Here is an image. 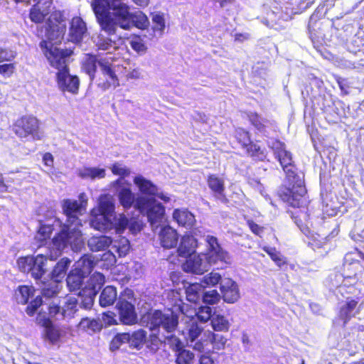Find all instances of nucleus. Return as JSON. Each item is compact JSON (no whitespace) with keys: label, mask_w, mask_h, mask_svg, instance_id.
<instances>
[{"label":"nucleus","mask_w":364,"mask_h":364,"mask_svg":"<svg viewBox=\"0 0 364 364\" xmlns=\"http://www.w3.org/2000/svg\"><path fill=\"white\" fill-rule=\"evenodd\" d=\"M92 6L101 29L108 35L115 34L117 26L124 30L131 28L130 8L121 0H94Z\"/></svg>","instance_id":"f257e3e1"},{"label":"nucleus","mask_w":364,"mask_h":364,"mask_svg":"<svg viewBox=\"0 0 364 364\" xmlns=\"http://www.w3.org/2000/svg\"><path fill=\"white\" fill-rule=\"evenodd\" d=\"M56 230L52 238L53 247L49 248L47 257L55 260L62 254V251L68 245H79L82 243V233L78 229L70 230V225L63 224L58 219H53L51 224H47V238L52 236L53 232Z\"/></svg>","instance_id":"f03ea898"},{"label":"nucleus","mask_w":364,"mask_h":364,"mask_svg":"<svg viewBox=\"0 0 364 364\" xmlns=\"http://www.w3.org/2000/svg\"><path fill=\"white\" fill-rule=\"evenodd\" d=\"M282 167L290 183L289 186H282L280 187L278 191L279 197L291 207L299 209L307 207L309 203L307 191L304 181L299 178L296 173L294 163L291 162V165Z\"/></svg>","instance_id":"7ed1b4c3"},{"label":"nucleus","mask_w":364,"mask_h":364,"mask_svg":"<svg viewBox=\"0 0 364 364\" xmlns=\"http://www.w3.org/2000/svg\"><path fill=\"white\" fill-rule=\"evenodd\" d=\"M134 302V293L132 289L126 288L120 293L116 309L121 323L132 326L137 323Z\"/></svg>","instance_id":"20e7f679"},{"label":"nucleus","mask_w":364,"mask_h":364,"mask_svg":"<svg viewBox=\"0 0 364 364\" xmlns=\"http://www.w3.org/2000/svg\"><path fill=\"white\" fill-rule=\"evenodd\" d=\"M134 208L146 215L151 224L161 222L165 215V207L153 197L138 196Z\"/></svg>","instance_id":"39448f33"},{"label":"nucleus","mask_w":364,"mask_h":364,"mask_svg":"<svg viewBox=\"0 0 364 364\" xmlns=\"http://www.w3.org/2000/svg\"><path fill=\"white\" fill-rule=\"evenodd\" d=\"M47 42L58 44L63 41L66 31V22L63 14L60 11L47 12Z\"/></svg>","instance_id":"423d86ee"},{"label":"nucleus","mask_w":364,"mask_h":364,"mask_svg":"<svg viewBox=\"0 0 364 364\" xmlns=\"http://www.w3.org/2000/svg\"><path fill=\"white\" fill-rule=\"evenodd\" d=\"M77 299L68 296L63 299V301L58 299H54L51 303L48 304V316L50 318H56V320L63 318H73L77 311Z\"/></svg>","instance_id":"0eeeda50"},{"label":"nucleus","mask_w":364,"mask_h":364,"mask_svg":"<svg viewBox=\"0 0 364 364\" xmlns=\"http://www.w3.org/2000/svg\"><path fill=\"white\" fill-rule=\"evenodd\" d=\"M40 123L32 116H22L12 124V131L20 139H39Z\"/></svg>","instance_id":"6e6552de"},{"label":"nucleus","mask_w":364,"mask_h":364,"mask_svg":"<svg viewBox=\"0 0 364 364\" xmlns=\"http://www.w3.org/2000/svg\"><path fill=\"white\" fill-rule=\"evenodd\" d=\"M35 293L36 289L29 285H19L15 291V297L18 304H28L25 311L29 316H34L43 303L42 296L40 295L36 296L29 302L30 299L33 297Z\"/></svg>","instance_id":"1a4fd4ad"},{"label":"nucleus","mask_w":364,"mask_h":364,"mask_svg":"<svg viewBox=\"0 0 364 364\" xmlns=\"http://www.w3.org/2000/svg\"><path fill=\"white\" fill-rule=\"evenodd\" d=\"M55 45L51 44L49 48L47 46V60L50 67L57 71L69 68L67 58L73 54V50L70 48L60 49Z\"/></svg>","instance_id":"9d476101"},{"label":"nucleus","mask_w":364,"mask_h":364,"mask_svg":"<svg viewBox=\"0 0 364 364\" xmlns=\"http://www.w3.org/2000/svg\"><path fill=\"white\" fill-rule=\"evenodd\" d=\"M227 339L225 336L211 331H204L199 341L193 346V348L199 352H203L206 347L212 345L213 350H223L225 347Z\"/></svg>","instance_id":"9b49d317"},{"label":"nucleus","mask_w":364,"mask_h":364,"mask_svg":"<svg viewBox=\"0 0 364 364\" xmlns=\"http://www.w3.org/2000/svg\"><path fill=\"white\" fill-rule=\"evenodd\" d=\"M86 201L64 199L62 202L63 213L67 217V222L71 225H81L79 216L85 210Z\"/></svg>","instance_id":"f8f14e48"},{"label":"nucleus","mask_w":364,"mask_h":364,"mask_svg":"<svg viewBox=\"0 0 364 364\" xmlns=\"http://www.w3.org/2000/svg\"><path fill=\"white\" fill-rule=\"evenodd\" d=\"M55 80L62 92H68L73 95L78 93L80 80L77 75H70V68L56 71Z\"/></svg>","instance_id":"ddd939ff"},{"label":"nucleus","mask_w":364,"mask_h":364,"mask_svg":"<svg viewBox=\"0 0 364 364\" xmlns=\"http://www.w3.org/2000/svg\"><path fill=\"white\" fill-rule=\"evenodd\" d=\"M205 181L215 200L225 204L229 203V199L225 194V183L223 178L216 173H209L207 175Z\"/></svg>","instance_id":"4468645a"},{"label":"nucleus","mask_w":364,"mask_h":364,"mask_svg":"<svg viewBox=\"0 0 364 364\" xmlns=\"http://www.w3.org/2000/svg\"><path fill=\"white\" fill-rule=\"evenodd\" d=\"M87 31V26L82 18L79 16L73 17L69 28V41L74 43H80Z\"/></svg>","instance_id":"2eb2a0df"},{"label":"nucleus","mask_w":364,"mask_h":364,"mask_svg":"<svg viewBox=\"0 0 364 364\" xmlns=\"http://www.w3.org/2000/svg\"><path fill=\"white\" fill-rule=\"evenodd\" d=\"M186 258V260L182 264L184 272L196 274H203L205 272L208 271L206 264L203 262L200 255L194 253Z\"/></svg>","instance_id":"dca6fc26"},{"label":"nucleus","mask_w":364,"mask_h":364,"mask_svg":"<svg viewBox=\"0 0 364 364\" xmlns=\"http://www.w3.org/2000/svg\"><path fill=\"white\" fill-rule=\"evenodd\" d=\"M198 247V240L191 234H185L181 240L177 248L178 256L188 257L196 253Z\"/></svg>","instance_id":"f3484780"},{"label":"nucleus","mask_w":364,"mask_h":364,"mask_svg":"<svg viewBox=\"0 0 364 364\" xmlns=\"http://www.w3.org/2000/svg\"><path fill=\"white\" fill-rule=\"evenodd\" d=\"M117 191V196L119 204L126 210L134 208L136 198L135 194L132 192L130 184L127 186L122 185L119 187H114Z\"/></svg>","instance_id":"a211bd4d"},{"label":"nucleus","mask_w":364,"mask_h":364,"mask_svg":"<svg viewBox=\"0 0 364 364\" xmlns=\"http://www.w3.org/2000/svg\"><path fill=\"white\" fill-rule=\"evenodd\" d=\"M161 245L166 249L176 247L178 242V235L176 230L167 225L163 227L159 232Z\"/></svg>","instance_id":"6ab92c4d"},{"label":"nucleus","mask_w":364,"mask_h":364,"mask_svg":"<svg viewBox=\"0 0 364 364\" xmlns=\"http://www.w3.org/2000/svg\"><path fill=\"white\" fill-rule=\"evenodd\" d=\"M272 149L275 158L279 161L282 166L291 165L293 162L291 154L286 149V145L279 140L272 141Z\"/></svg>","instance_id":"aec40b11"},{"label":"nucleus","mask_w":364,"mask_h":364,"mask_svg":"<svg viewBox=\"0 0 364 364\" xmlns=\"http://www.w3.org/2000/svg\"><path fill=\"white\" fill-rule=\"evenodd\" d=\"M223 300L230 304L235 303L240 298V291L237 284L234 281L229 279L220 287Z\"/></svg>","instance_id":"412c9836"},{"label":"nucleus","mask_w":364,"mask_h":364,"mask_svg":"<svg viewBox=\"0 0 364 364\" xmlns=\"http://www.w3.org/2000/svg\"><path fill=\"white\" fill-rule=\"evenodd\" d=\"M46 256L43 254H39L36 257H33V262L31 264V277L38 281L41 279L44 274L46 273Z\"/></svg>","instance_id":"4be33fe9"},{"label":"nucleus","mask_w":364,"mask_h":364,"mask_svg":"<svg viewBox=\"0 0 364 364\" xmlns=\"http://www.w3.org/2000/svg\"><path fill=\"white\" fill-rule=\"evenodd\" d=\"M358 299L348 298L345 304L340 308L338 312L339 318L346 325L355 316L353 311L357 308Z\"/></svg>","instance_id":"5701e85b"},{"label":"nucleus","mask_w":364,"mask_h":364,"mask_svg":"<svg viewBox=\"0 0 364 364\" xmlns=\"http://www.w3.org/2000/svg\"><path fill=\"white\" fill-rule=\"evenodd\" d=\"M186 331L185 340L193 347L194 343L200 340L199 336H202L203 328L196 321H191L187 323Z\"/></svg>","instance_id":"b1692460"},{"label":"nucleus","mask_w":364,"mask_h":364,"mask_svg":"<svg viewBox=\"0 0 364 364\" xmlns=\"http://www.w3.org/2000/svg\"><path fill=\"white\" fill-rule=\"evenodd\" d=\"M51 318L49 316L47 317V340L53 345H58L65 335V331L54 324Z\"/></svg>","instance_id":"393cba45"},{"label":"nucleus","mask_w":364,"mask_h":364,"mask_svg":"<svg viewBox=\"0 0 364 364\" xmlns=\"http://www.w3.org/2000/svg\"><path fill=\"white\" fill-rule=\"evenodd\" d=\"M134 182L143 195L154 198L157 194L158 188L151 181L139 176L134 178Z\"/></svg>","instance_id":"a878e982"},{"label":"nucleus","mask_w":364,"mask_h":364,"mask_svg":"<svg viewBox=\"0 0 364 364\" xmlns=\"http://www.w3.org/2000/svg\"><path fill=\"white\" fill-rule=\"evenodd\" d=\"M173 218L179 225L187 228L192 227L196 221L194 215L188 210L175 209Z\"/></svg>","instance_id":"bb28decb"},{"label":"nucleus","mask_w":364,"mask_h":364,"mask_svg":"<svg viewBox=\"0 0 364 364\" xmlns=\"http://www.w3.org/2000/svg\"><path fill=\"white\" fill-rule=\"evenodd\" d=\"M70 262L71 261L67 257H63L58 261L51 272V280L56 283L60 282L65 277Z\"/></svg>","instance_id":"cd10ccee"},{"label":"nucleus","mask_w":364,"mask_h":364,"mask_svg":"<svg viewBox=\"0 0 364 364\" xmlns=\"http://www.w3.org/2000/svg\"><path fill=\"white\" fill-rule=\"evenodd\" d=\"M247 119L250 124L254 127L258 132H264L268 127L269 120L262 117L257 112L245 111L244 112Z\"/></svg>","instance_id":"c85d7f7f"},{"label":"nucleus","mask_w":364,"mask_h":364,"mask_svg":"<svg viewBox=\"0 0 364 364\" xmlns=\"http://www.w3.org/2000/svg\"><path fill=\"white\" fill-rule=\"evenodd\" d=\"M206 259L209 264H216L218 262H228L229 255L221 246L213 249H207Z\"/></svg>","instance_id":"c756f323"},{"label":"nucleus","mask_w":364,"mask_h":364,"mask_svg":"<svg viewBox=\"0 0 364 364\" xmlns=\"http://www.w3.org/2000/svg\"><path fill=\"white\" fill-rule=\"evenodd\" d=\"M85 277H87L85 275L77 272L76 269H71L66 278L67 286L69 290L74 291L80 289Z\"/></svg>","instance_id":"7c9ffc66"},{"label":"nucleus","mask_w":364,"mask_h":364,"mask_svg":"<svg viewBox=\"0 0 364 364\" xmlns=\"http://www.w3.org/2000/svg\"><path fill=\"white\" fill-rule=\"evenodd\" d=\"M95 267V262L92 259V256L89 255H83L75 263L74 269L87 277L92 271Z\"/></svg>","instance_id":"2f4dec72"},{"label":"nucleus","mask_w":364,"mask_h":364,"mask_svg":"<svg viewBox=\"0 0 364 364\" xmlns=\"http://www.w3.org/2000/svg\"><path fill=\"white\" fill-rule=\"evenodd\" d=\"M78 328L91 334L100 332L102 328V323L100 319L85 317L80 320Z\"/></svg>","instance_id":"473e14b6"},{"label":"nucleus","mask_w":364,"mask_h":364,"mask_svg":"<svg viewBox=\"0 0 364 364\" xmlns=\"http://www.w3.org/2000/svg\"><path fill=\"white\" fill-rule=\"evenodd\" d=\"M117 292L113 286H107L103 289L100 295L99 302L101 306L107 307L112 305L117 300Z\"/></svg>","instance_id":"72a5a7b5"},{"label":"nucleus","mask_w":364,"mask_h":364,"mask_svg":"<svg viewBox=\"0 0 364 364\" xmlns=\"http://www.w3.org/2000/svg\"><path fill=\"white\" fill-rule=\"evenodd\" d=\"M112 239L106 235L95 236L89 240L88 245L93 252L105 250L109 247Z\"/></svg>","instance_id":"f704fd0d"},{"label":"nucleus","mask_w":364,"mask_h":364,"mask_svg":"<svg viewBox=\"0 0 364 364\" xmlns=\"http://www.w3.org/2000/svg\"><path fill=\"white\" fill-rule=\"evenodd\" d=\"M112 173L115 176H119V178L112 182V187H119L125 183L124 178L130 175L131 171L127 166H122L119 163H114L111 167Z\"/></svg>","instance_id":"c9c22d12"},{"label":"nucleus","mask_w":364,"mask_h":364,"mask_svg":"<svg viewBox=\"0 0 364 364\" xmlns=\"http://www.w3.org/2000/svg\"><path fill=\"white\" fill-rule=\"evenodd\" d=\"M97 292H94L92 289L87 287L78 293L80 299V307L85 309H90L94 304V299Z\"/></svg>","instance_id":"e433bc0d"},{"label":"nucleus","mask_w":364,"mask_h":364,"mask_svg":"<svg viewBox=\"0 0 364 364\" xmlns=\"http://www.w3.org/2000/svg\"><path fill=\"white\" fill-rule=\"evenodd\" d=\"M146 340V332L144 329H138L129 333V343L132 348L140 350Z\"/></svg>","instance_id":"4c0bfd02"},{"label":"nucleus","mask_w":364,"mask_h":364,"mask_svg":"<svg viewBox=\"0 0 364 364\" xmlns=\"http://www.w3.org/2000/svg\"><path fill=\"white\" fill-rule=\"evenodd\" d=\"M98 65L100 67L102 74L109 77L110 82L109 84L112 83L114 86H119V80L112 65L107 60L101 59L98 61Z\"/></svg>","instance_id":"58836bf2"},{"label":"nucleus","mask_w":364,"mask_h":364,"mask_svg":"<svg viewBox=\"0 0 364 364\" xmlns=\"http://www.w3.org/2000/svg\"><path fill=\"white\" fill-rule=\"evenodd\" d=\"M97 56L90 53L86 54L85 60L82 63V69L93 80L97 71V64L98 65Z\"/></svg>","instance_id":"ea45409f"},{"label":"nucleus","mask_w":364,"mask_h":364,"mask_svg":"<svg viewBox=\"0 0 364 364\" xmlns=\"http://www.w3.org/2000/svg\"><path fill=\"white\" fill-rule=\"evenodd\" d=\"M210 325L214 331L228 332L230 328L228 320L220 314H213L210 319Z\"/></svg>","instance_id":"a19ab883"},{"label":"nucleus","mask_w":364,"mask_h":364,"mask_svg":"<svg viewBox=\"0 0 364 364\" xmlns=\"http://www.w3.org/2000/svg\"><path fill=\"white\" fill-rule=\"evenodd\" d=\"M161 326L166 331L171 333L174 331L178 323V317L176 314L171 312L170 314H164L162 316Z\"/></svg>","instance_id":"79ce46f5"},{"label":"nucleus","mask_w":364,"mask_h":364,"mask_svg":"<svg viewBox=\"0 0 364 364\" xmlns=\"http://www.w3.org/2000/svg\"><path fill=\"white\" fill-rule=\"evenodd\" d=\"M80 176L82 178H103L105 177V169L96 167H85L80 171Z\"/></svg>","instance_id":"37998d69"},{"label":"nucleus","mask_w":364,"mask_h":364,"mask_svg":"<svg viewBox=\"0 0 364 364\" xmlns=\"http://www.w3.org/2000/svg\"><path fill=\"white\" fill-rule=\"evenodd\" d=\"M133 26L141 30L146 29L149 26V20L142 11L132 13L131 28Z\"/></svg>","instance_id":"c03bdc74"},{"label":"nucleus","mask_w":364,"mask_h":364,"mask_svg":"<svg viewBox=\"0 0 364 364\" xmlns=\"http://www.w3.org/2000/svg\"><path fill=\"white\" fill-rule=\"evenodd\" d=\"M263 250L279 267H282V266L287 264L286 258L282 256L280 252H279L275 247H264Z\"/></svg>","instance_id":"a18cd8bd"},{"label":"nucleus","mask_w":364,"mask_h":364,"mask_svg":"<svg viewBox=\"0 0 364 364\" xmlns=\"http://www.w3.org/2000/svg\"><path fill=\"white\" fill-rule=\"evenodd\" d=\"M105 282V278L103 274L100 272H95L89 279V289L98 292Z\"/></svg>","instance_id":"49530a36"},{"label":"nucleus","mask_w":364,"mask_h":364,"mask_svg":"<svg viewBox=\"0 0 364 364\" xmlns=\"http://www.w3.org/2000/svg\"><path fill=\"white\" fill-rule=\"evenodd\" d=\"M237 142L244 149L251 141L250 133L244 128L238 127L235 130V135Z\"/></svg>","instance_id":"de8ad7c7"},{"label":"nucleus","mask_w":364,"mask_h":364,"mask_svg":"<svg viewBox=\"0 0 364 364\" xmlns=\"http://www.w3.org/2000/svg\"><path fill=\"white\" fill-rule=\"evenodd\" d=\"M164 313L160 310H155L148 316V323L151 331L158 329L161 326Z\"/></svg>","instance_id":"09e8293b"},{"label":"nucleus","mask_w":364,"mask_h":364,"mask_svg":"<svg viewBox=\"0 0 364 364\" xmlns=\"http://www.w3.org/2000/svg\"><path fill=\"white\" fill-rule=\"evenodd\" d=\"M194 354L188 350L179 348L176 354V364H191L194 359Z\"/></svg>","instance_id":"8fccbe9b"},{"label":"nucleus","mask_w":364,"mask_h":364,"mask_svg":"<svg viewBox=\"0 0 364 364\" xmlns=\"http://www.w3.org/2000/svg\"><path fill=\"white\" fill-rule=\"evenodd\" d=\"M129 333H117L110 341V349L115 350L124 344L129 343Z\"/></svg>","instance_id":"3c124183"},{"label":"nucleus","mask_w":364,"mask_h":364,"mask_svg":"<svg viewBox=\"0 0 364 364\" xmlns=\"http://www.w3.org/2000/svg\"><path fill=\"white\" fill-rule=\"evenodd\" d=\"M33 256L27 255L19 257L16 260V264L20 272L29 273L31 268Z\"/></svg>","instance_id":"603ef678"},{"label":"nucleus","mask_w":364,"mask_h":364,"mask_svg":"<svg viewBox=\"0 0 364 364\" xmlns=\"http://www.w3.org/2000/svg\"><path fill=\"white\" fill-rule=\"evenodd\" d=\"M152 28L154 31H159L161 33L164 32L166 25L165 18L163 14L154 13L152 14Z\"/></svg>","instance_id":"864d4df0"},{"label":"nucleus","mask_w":364,"mask_h":364,"mask_svg":"<svg viewBox=\"0 0 364 364\" xmlns=\"http://www.w3.org/2000/svg\"><path fill=\"white\" fill-rule=\"evenodd\" d=\"M197 318L202 323L210 320L213 316L212 309L208 306H200L196 312Z\"/></svg>","instance_id":"5fc2aeb1"},{"label":"nucleus","mask_w":364,"mask_h":364,"mask_svg":"<svg viewBox=\"0 0 364 364\" xmlns=\"http://www.w3.org/2000/svg\"><path fill=\"white\" fill-rule=\"evenodd\" d=\"M244 149L245 150L246 153L252 157H262L264 156V151L261 149V147L252 141V140L250 141V144H248Z\"/></svg>","instance_id":"6e6d98bb"},{"label":"nucleus","mask_w":364,"mask_h":364,"mask_svg":"<svg viewBox=\"0 0 364 364\" xmlns=\"http://www.w3.org/2000/svg\"><path fill=\"white\" fill-rule=\"evenodd\" d=\"M161 344V341L159 336L155 333H151L146 341V348L153 353H156Z\"/></svg>","instance_id":"4d7b16f0"},{"label":"nucleus","mask_w":364,"mask_h":364,"mask_svg":"<svg viewBox=\"0 0 364 364\" xmlns=\"http://www.w3.org/2000/svg\"><path fill=\"white\" fill-rule=\"evenodd\" d=\"M220 279L221 276L219 273L212 272L203 277L202 283L204 287H213L218 284Z\"/></svg>","instance_id":"13d9d810"},{"label":"nucleus","mask_w":364,"mask_h":364,"mask_svg":"<svg viewBox=\"0 0 364 364\" xmlns=\"http://www.w3.org/2000/svg\"><path fill=\"white\" fill-rule=\"evenodd\" d=\"M220 299V296L216 290H210L204 292L203 295V301L210 305L217 304Z\"/></svg>","instance_id":"bf43d9fd"},{"label":"nucleus","mask_w":364,"mask_h":364,"mask_svg":"<svg viewBox=\"0 0 364 364\" xmlns=\"http://www.w3.org/2000/svg\"><path fill=\"white\" fill-rule=\"evenodd\" d=\"M114 247L117 248V252L120 257L127 255L130 249L129 240L125 237H122L120 240L116 241Z\"/></svg>","instance_id":"052dcab7"},{"label":"nucleus","mask_w":364,"mask_h":364,"mask_svg":"<svg viewBox=\"0 0 364 364\" xmlns=\"http://www.w3.org/2000/svg\"><path fill=\"white\" fill-rule=\"evenodd\" d=\"M129 225V220L124 214H120L117 218L114 229L117 233H122Z\"/></svg>","instance_id":"680f3d73"},{"label":"nucleus","mask_w":364,"mask_h":364,"mask_svg":"<svg viewBox=\"0 0 364 364\" xmlns=\"http://www.w3.org/2000/svg\"><path fill=\"white\" fill-rule=\"evenodd\" d=\"M16 63L10 61L9 63L0 64V75L4 77H9L15 72Z\"/></svg>","instance_id":"e2e57ef3"},{"label":"nucleus","mask_w":364,"mask_h":364,"mask_svg":"<svg viewBox=\"0 0 364 364\" xmlns=\"http://www.w3.org/2000/svg\"><path fill=\"white\" fill-rule=\"evenodd\" d=\"M29 16L31 20L36 23L43 22L45 18V14L40 10L36 4L33 6L31 9Z\"/></svg>","instance_id":"0e129e2a"},{"label":"nucleus","mask_w":364,"mask_h":364,"mask_svg":"<svg viewBox=\"0 0 364 364\" xmlns=\"http://www.w3.org/2000/svg\"><path fill=\"white\" fill-rule=\"evenodd\" d=\"M16 56V54L13 50L0 47V63L13 61Z\"/></svg>","instance_id":"69168bd1"},{"label":"nucleus","mask_w":364,"mask_h":364,"mask_svg":"<svg viewBox=\"0 0 364 364\" xmlns=\"http://www.w3.org/2000/svg\"><path fill=\"white\" fill-rule=\"evenodd\" d=\"M114 210V205L109 200L102 201L100 203V211L101 214L107 218Z\"/></svg>","instance_id":"338daca9"},{"label":"nucleus","mask_w":364,"mask_h":364,"mask_svg":"<svg viewBox=\"0 0 364 364\" xmlns=\"http://www.w3.org/2000/svg\"><path fill=\"white\" fill-rule=\"evenodd\" d=\"M246 223L253 234L261 237L262 233L264 230V227L259 225L252 219L247 220Z\"/></svg>","instance_id":"774afa93"}]
</instances>
